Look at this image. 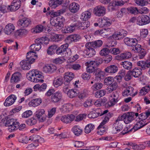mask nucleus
I'll return each instance as SVG.
<instances>
[{
	"mask_svg": "<svg viewBox=\"0 0 150 150\" xmlns=\"http://www.w3.org/2000/svg\"><path fill=\"white\" fill-rule=\"evenodd\" d=\"M26 77L29 81L34 82L42 83L44 80L43 78L41 72L37 70H32L26 74Z\"/></svg>",
	"mask_w": 150,
	"mask_h": 150,
	"instance_id": "1",
	"label": "nucleus"
},
{
	"mask_svg": "<svg viewBox=\"0 0 150 150\" xmlns=\"http://www.w3.org/2000/svg\"><path fill=\"white\" fill-rule=\"evenodd\" d=\"M91 61H88L86 62V65L87 66L86 69L87 72L90 73H93L96 76V79L100 80L102 77L104 76L103 72L100 69L97 68L95 64H91Z\"/></svg>",
	"mask_w": 150,
	"mask_h": 150,
	"instance_id": "2",
	"label": "nucleus"
},
{
	"mask_svg": "<svg viewBox=\"0 0 150 150\" xmlns=\"http://www.w3.org/2000/svg\"><path fill=\"white\" fill-rule=\"evenodd\" d=\"M69 44L65 43L63 44L57 50L56 53L58 55L62 56V57H67L71 54V52L70 49H68Z\"/></svg>",
	"mask_w": 150,
	"mask_h": 150,
	"instance_id": "3",
	"label": "nucleus"
},
{
	"mask_svg": "<svg viewBox=\"0 0 150 150\" xmlns=\"http://www.w3.org/2000/svg\"><path fill=\"white\" fill-rule=\"evenodd\" d=\"M20 123L16 120L11 119L7 120L6 127H8V129L10 132H13L18 128Z\"/></svg>",
	"mask_w": 150,
	"mask_h": 150,
	"instance_id": "4",
	"label": "nucleus"
},
{
	"mask_svg": "<svg viewBox=\"0 0 150 150\" xmlns=\"http://www.w3.org/2000/svg\"><path fill=\"white\" fill-rule=\"evenodd\" d=\"M147 123H145L144 121L140 120L139 121L137 122L135 126L129 130L128 129L127 127L125 128L120 133L121 134L125 135L129 132H132L134 130L133 132H134L136 130L139 129L142 127L146 125Z\"/></svg>",
	"mask_w": 150,
	"mask_h": 150,
	"instance_id": "5",
	"label": "nucleus"
},
{
	"mask_svg": "<svg viewBox=\"0 0 150 150\" xmlns=\"http://www.w3.org/2000/svg\"><path fill=\"white\" fill-rule=\"evenodd\" d=\"M45 38L42 37L37 39L35 40V43L31 45L30 48L31 50H34V51H38L41 48V45L45 43Z\"/></svg>",
	"mask_w": 150,
	"mask_h": 150,
	"instance_id": "6",
	"label": "nucleus"
},
{
	"mask_svg": "<svg viewBox=\"0 0 150 150\" xmlns=\"http://www.w3.org/2000/svg\"><path fill=\"white\" fill-rule=\"evenodd\" d=\"M88 45V43H86L85 45L86 49L84 50L83 52V55L85 57H91L94 55L96 54V51L93 48L91 45Z\"/></svg>",
	"mask_w": 150,
	"mask_h": 150,
	"instance_id": "7",
	"label": "nucleus"
},
{
	"mask_svg": "<svg viewBox=\"0 0 150 150\" xmlns=\"http://www.w3.org/2000/svg\"><path fill=\"white\" fill-rule=\"evenodd\" d=\"M106 9L103 6L98 5L95 7L93 10V13L96 16L100 17L104 16L105 13Z\"/></svg>",
	"mask_w": 150,
	"mask_h": 150,
	"instance_id": "8",
	"label": "nucleus"
},
{
	"mask_svg": "<svg viewBox=\"0 0 150 150\" xmlns=\"http://www.w3.org/2000/svg\"><path fill=\"white\" fill-rule=\"evenodd\" d=\"M111 117V114L110 113H109L107 114V116H105L102 122L98 127L99 131H98V134L102 135L103 133L105 132L106 129L104 127L103 125L105 124L106 122L109 120V118Z\"/></svg>",
	"mask_w": 150,
	"mask_h": 150,
	"instance_id": "9",
	"label": "nucleus"
},
{
	"mask_svg": "<svg viewBox=\"0 0 150 150\" xmlns=\"http://www.w3.org/2000/svg\"><path fill=\"white\" fill-rule=\"evenodd\" d=\"M150 22V18L147 15H142L138 18L137 24L142 25L149 23Z\"/></svg>",
	"mask_w": 150,
	"mask_h": 150,
	"instance_id": "10",
	"label": "nucleus"
},
{
	"mask_svg": "<svg viewBox=\"0 0 150 150\" xmlns=\"http://www.w3.org/2000/svg\"><path fill=\"white\" fill-rule=\"evenodd\" d=\"M21 3L20 0H13L11 6H9L8 9L11 11H15L18 10L21 6Z\"/></svg>",
	"mask_w": 150,
	"mask_h": 150,
	"instance_id": "11",
	"label": "nucleus"
},
{
	"mask_svg": "<svg viewBox=\"0 0 150 150\" xmlns=\"http://www.w3.org/2000/svg\"><path fill=\"white\" fill-rule=\"evenodd\" d=\"M36 116L37 119L41 122L45 121L46 115L45 113V110L43 109H39L36 112Z\"/></svg>",
	"mask_w": 150,
	"mask_h": 150,
	"instance_id": "12",
	"label": "nucleus"
},
{
	"mask_svg": "<svg viewBox=\"0 0 150 150\" xmlns=\"http://www.w3.org/2000/svg\"><path fill=\"white\" fill-rule=\"evenodd\" d=\"M136 92H134V88L131 86H129L127 87L122 93V95L124 96H134L137 94Z\"/></svg>",
	"mask_w": 150,
	"mask_h": 150,
	"instance_id": "13",
	"label": "nucleus"
},
{
	"mask_svg": "<svg viewBox=\"0 0 150 150\" xmlns=\"http://www.w3.org/2000/svg\"><path fill=\"white\" fill-rule=\"evenodd\" d=\"M127 32L124 30H120L119 32H115L112 35V38L116 40L122 39L127 34Z\"/></svg>",
	"mask_w": 150,
	"mask_h": 150,
	"instance_id": "14",
	"label": "nucleus"
},
{
	"mask_svg": "<svg viewBox=\"0 0 150 150\" xmlns=\"http://www.w3.org/2000/svg\"><path fill=\"white\" fill-rule=\"evenodd\" d=\"M75 116L72 114H68L60 117V119L63 123L68 124L71 123L74 120Z\"/></svg>",
	"mask_w": 150,
	"mask_h": 150,
	"instance_id": "15",
	"label": "nucleus"
},
{
	"mask_svg": "<svg viewBox=\"0 0 150 150\" xmlns=\"http://www.w3.org/2000/svg\"><path fill=\"white\" fill-rule=\"evenodd\" d=\"M16 99V96L11 95L8 97L4 103V105L6 106H9L12 105L15 102Z\"/></svg>",
	"mask_w": 150,
	"mask_h": 150,
	"instance_id": "16",
	"label": "nucleus"
},
{
	"mask_svg": "<svg viewBox=\"0 0 150 150\" xmlns=\"http://www.w3.org/2000/svg\"><path fill=\"white\" fill-rule=\"evenodd\" d=\"M76 25L77 29L84 30L90 26V23L87 21H85L84 22H80L79 21L76 23Z\"/></svg>",
	"mask_w": 150,
	"mask_h": 150,
	"instance_id": "17",
	"label": "nucleus"
},
{
	"mask_svg": "<svg viewBox=\"0 0 150 150\" xmlns=\"http://www.w3.org/2000/svg\"><path fill=\"white\" fill-rule=\"evenodd\" d=\"M31 20L27 18H23L18 22V25L21 27H26L30 23Z\"/></svg>",
	"mask_w": 150,
	"mask_h": 150,
	"instance_id": "18",
	"label": "nucleus"
},
{
	"mask_svg": "<svg viewBox=\"0 0 150 150\" xmlns=\"http://www.w3.org/2000/svg\"><path fill=\"white\" fill-rule=\"evenodd\" d=\"M74 75L71 72H67L64 74V79L65 80L64 84L66 85L69 84V82L74 78Z\"/></svg>",
	"mask_w": 150,
	"mask_h": 150,
	"instance_id": "19",
	"label": "nucleus"
},
{
	"mask_svg": "<svg viewBox=\"0 0 150 150\" xmlns=\"http://www.w3.org/2000/svg\"><path fill=\"white\" fill-rule=\"evenodd\" d=\"M62 93L60 91H57L52 96L51 101L54 103H57L62 98Z\"/></svg>",
	"mask_w": 150,
	"mask_h": 150,
	"instance_id": "20",
	"label": "nucleus"
},
{
	"mask_svg": "<svg viewBox=\"0 0 150 150\" xmlns=\"http://www.w3.org/2000/svg\"><path fill=\"white\" fill-rule=\"evenodd\" d=\"M124 122L126 124H128L134 120V113L128 112L124 114Z\"/></svg>",
	"mask_w": 150,
	"mask_h": 150,
	"instance_id": "21",
	"label": "nucleus"
},
{
	"mask_svg": "<svg viewBox=\"0 0 150 150\" xmlns=\"http://www.w3.org/2000/svg\"><path fill=\"white\" fill-rule=\"evenodd\" d=\"M15 30V27L14 25L11 23H9L6 25L4 29V32L7 35H11L12 34Z\"/></svg>",
	"mask_w": 150,
	"mask_h": 150,
	"instance_id": "22",
	"label": "nucleus"
},
{
	"mask_svg": "<svg viewBox=\"0 0 150 150\" xmlns=\"http://www.w3.org/2000/svg\"><path fill=\"white\" fill-rule=\"evenodd\" d=\"M124 41L125 44L129 46L133 47L137 44V40L135 38L126 37L124 39Z\"/></svg>",
	"mask_w": 150,
	"mask_h": 150,
	"instance_id": "23",
	"label": "nucleus"
},
{
	"mask_svg": "<svg viewBox=\"0 0 150 150\" xmlns=\"http://www.w3.org/2000/svg\"><path fill=\"white\" fill-rule=\"evenodd\" d=\"M28 59L23 60L20 63V64L22 69L23 70H29L31 68V64L30 62Z\"/></svg>",
	"mask_w": 150,
	"mask_h": 150,
	"instance_id": "24",
	"label": "nucleus"
},
{
	"mask_svg": "<svg viewBox=\"0 0 150 150\" xmlns=\"http://www.w3.org/2000/svg\"><path fill=\"white\" fill-rule=\"evenodd\" d=\"M22 77L21 73L19 72H16L14 73L12 76L11 81V83H17L20 81V79Z\"/></svg>",
	"mask_w": 150,
	"mask_h": 150,
	"instance_id": "25",
	"label": "nucleus"
},
{
	"mask_svg": "<svg viewBox=\"0 0 150 150\" xmlns=\"http://www.w3.org/2000/svg\"><path fill=\"white\" fill-rule=\"evenodd\" d=\"M118 70V67L115 65H112L107 67L105 69V71L108 73L113 74L116 73Z\"/></svg>",
	"mask_w": 150,
	"mask_h": 150,
	"instance_id": "26",
	"label": "nucleus"
},
{
	"mask_svg": "<svg viewBox=\"0 0 150 150\" xmlns=\"http://www.w3.org/2000/svg\"><path fill=\"white\" fill-rule=\"evenodd\" d=\"M129 73L130 74L132 75V76L135 78H137L142 74V69L135 67L132 70H129Z\"/></svg>",
	"mask_w": 150,
	"mask_h": 150,
	"instance_id": "27",
	"label": "nucleus"
},
{
	"mask_svg": "<svg viewBox=\"0 0 150 150\" xmlns=\"http://www.w3.org/2000/svg\"><path fill=\"white\" fill-rule=\"evenodd\" d=\"M64 2L63 0H50L49 2L50 6L52 8H55L58 6L62 4Z\"/></svg>",
	"mask_w": 150,
	"mask_h": 150,
	"instance_id": "28",
	"label": "nucleus"
},
{
	"mask_svg": "<svg viewBox=\"0 0 150 150\" xmlns=\"http://www.w3.org/2000/svg\"><path fill=\"white\" fill-rule=\"evenodd\" d=\"M65 12V9H61L56 12H54V11H49L47 13V15H50L51 17H56L57 16L60 15Z\"/></svg>",
	"mask_w": 150,
	"mask_h": 150,
	"instance_id": "29",
	"label": "nucleus"
},
{
	"mask_svg": "<svg viewBox=\"0 0 150 150\" xmlns=\"http://www.w3.org/2000/svg\"><path fill=\"white\" fill-rule=\"evenodd\" d=\"M110 29L109 28L103 29L100 30H98L96 31L95 33L96 35L99 34L101 36L104 37L108 35L110 33Z\"/></svg>",
	"mask_w": 150,
	"mask_h": 150,
	"instance_id": "30",
	"label": "nucleus"
},
{
	"mask_svg": "<svg viewBox=\"0 0 150 150\" xmlns=\"http://www.w3.org/2000/svg\"><path fill=\"white\" fill-rule=\"evenodd\" d=\"M100 26L102 27L110 25L111 24V20L107 17H104L99 23Z\"/></svg>",
	"mask_w": 150,
	"mask_h": 150,
	"instance_id": "31",
	"label": "nucleus"
},
{
	"mask_svg": "<svg viewBox=\"0 0 150 150\" xmlns=\"http://www.w3.org/2000/svg\"><path fill=\"white\" fill-rule=\"evenodd\" d=\"M63 82V77L60 76H59L54 79L53 83L54 86L57 88L61 86Z\"/></svg>",
	"mask_w": 150,
	"mask_h": 150,
	"instance_id": "32",
	"label": "nucleus"
},
{
	"mask_svg": "<svg viewBox=\"0 0 150 150\" xmlns=\"http://www.w3.org/2000/svg\"><path fill=\"white\" fill-rule=\"evenodd\" d=\"M79 8V4L75 2L71 4L69 6V9L72 13H75L77 12Z\"/></svg>",
	"mask_w": 150,
	"mask_h": 150,
	"instance_id": "33",
	"label": "nucleus"
},
{
	"mask_svg": "<svg viewBox=\"0 0 150 150\" xmlns=\"http://www.w3.org/2000/svg\"><path fill=\"white\" fill-rule=\"evenodd\" d=\"M42 102L40 98H36L32 100L28 103V105L30 107H35L39 105Z\"/></svg>",
	"mask_w": 150,
	"mask_h": 150,
	"instance_id": "34",
	"label": "nucleus"
},
{
	"mask_svg": "<svg viewBox=\"0 0 150 150\" xmlns=\"http://www.w3.org/2000/svg\"><path fill=\"white\" fill-rule=\"evenodd\" d=\"M35 52L34 50H31L30 52L27 53L26 55V59L30 61V63H33L35 61V59L34 57L36 56L34 54H32V53H35Z\"/></svg>",
	"mask_w": 150,
	"mask_h": 150,
	"instance_id": "35",
	"label": "nucleus"
},
{
	"mask_svg": "<svg viewBox=\"0 0 150 150\" xmlns=\"http://www.w3.org/2000/svg\"><path fill=\"white\" fill-rule=\"evenodd\" d=\"M76 29H77V27L76 25V23L69 26H68L65 28V29L63 30V32L65 33H69L72 32Z\"/></svg>",
	"mask_w": 150,
	"mask_h": 150,
	"instance_id": "36",
	"label": "nucleus"
},
{
	"mask_svg": "<svg viewBox=\"0 0 150 150\" xmlns=\"http://www.w3.org/2000/svg\"><path fill=\"white\" fill-rule=\"evenodd\" d=\"M123 122H119L118 123H115L114 124V125L115 127L114 130L116 131V132H114L115 133H117L122 130L123 127Z\"/></svg>",
	"mask_w": 150,
	"mask_h": 150,
	"instance_id": "37",
	"label": "nucleus"
},
{
	"mask_svg": "<svg viewBox=\"0 0 150 150\" xmlns=\"http://www.w3.org/2000/svg\"><path fill=\"white\" fill-rule=\"evenodd\" d=\"M88 45H91L94 48H97L100 47L103 44V42L101 40H98L95 41L88 42Z\"/></svg>",
	"mask_w": 150,
	"mask_h": 150,
	"instance_id": "38",
	"label": "nucleus"
},
{
	"mask_svg": "<svg viewBox=\"0 0 150 150\" xmlns=\"http://www.w3.org/2000/svg\"><path fill=\"white\" fill-rule=\"evenodd\" d=\"M80 38V35L78 34H73L69 36L67 39L71 42H76Z\"/></svg>",
	"mask_w": 150,
	"mask_h": 150,
	"instance_id": "39",
	"label": "nucleus"
},
{
	"mask_svg": "<svg viewBox=\"0 0 150 150\" xmlns=\"http://www.w3.org/2000/svg\"><path fill=\"white\" fill-rule=\"evenodd\" d=\"M120 64L123 66L125 69L127 70H129L132 68V64L129 61H125L121 62Z\"/></svg>",
	"mask_w": 150,
	"mask_h": 150,
	"instance_id": "40",
	"label": "nucleus"
},
{
	"mask_svg": "<svg viewBox=\"0 0 150 150\" xmlns=\"http://www.w3.org/2000/svg\"><path fill=\"white\" fill-rule=\"evenodd\" d=\"M64 36L62 35L55 34L52 35L51 36V40L56 42L62 40Z\"/></svg>",
	"mask_w": 150,
	"mask_h": 150,
	"instance_id": "41",
	"label": "nucleus"
},
{
	"mask_svg": "<svg viewBox=\"0 0 150 150\" xmlns=\"http://www.w3.org/2000/svg\"><path fill=\"white\" fill-rule=\"evenodd\" d=\"M72 131L76 136H79L81 135L82 132V130L80 129L78 126L75 125L72 129Z\"/></svg>",
	"mask_w": 150,
	"mask_h": 150,
	"instance_id": "42",
	"label": "nucleus"
},
{
	"mask_svg": "<svg viewBox=\"0 0 150 150\" xmlns=\"http://www.w3.org/2000/svg\"><path fill=\"white\" fill-rule=\"evenodd\" d=\"M78 93L76 89H72L68 91L67 94L70 98H72L76 96Z\"/></svg>",
	"mask_w": 150,
	"mask_h": 150,
	"instance_id": "43",
	"label": "nucleus"
},
{
	"mask_svg": "<svg viewBox=\"0 0 150 150\" xmlns=\"http://www.w3.org/2000/svg\"><path fill=\"white\" fill-rule=\"evenodd\" d=\"M91 13L88 11H86L82 13L81 19L86 21L90 18Z\"/></svg>",
	"mask_w": 150,
	"mask_h": 150,
	"instance_id": "44",
	"label": "nucleus"
},
{
	"mask_svg": "<svg viewBox=\"0 0 150 150\" xmlns=\"http://www.w3.org/2000/svg\"><path fill=\"white\" fill-rule=\"evenodd\" d=\"M95 126L94 125L91 124L87 125L85 127V132L87 134H88L93 130Z\"/></svg>",
	"mask_w": 150,
	"mask_h": 150,
	"instance_id": "45",
	"label": "nucleus"
},
{
	"mask_svg": "<svg viewBox=\"0 0 150 150\" xmlns=\"http://www.w3.org/2000/svg\"><path fill=\"white\" fill-rule=\"evenodd\" d=\"M117 7L114 1L110 3L108 6V9L110 11H112L117 9Z\"/></svg>",
	"mask_w": 150,
	"mask_h": 150,
	"instance_id": "46",
	"label": "nucleus"
},
{
	"mask_svg": "<svg viewBox=\"0 0 150 150\" xmlns=\"http://www.w3.org/2000/svg\"><path fill=\"white\" fill-rule=\"evenodd\" d=\"M127 11L129 13L136 14L139 13V10H138L137 7H131L127 8Z\"/></svg>",
	"mask_w": 150,
	"mask_h": 150,
	"instance_id": "47",
	"label": "nucleus"
},
{
	"mask_svg": "<svg viewBox=\"0 0 150 150\" xmlns=\"http://www.w3.org/2000/svg\"><path fill=\"white\" fill-rule=\"evenodd\" d=\"M108 88L110 90L109 92H111L115 90L117 87V84L116 81H114L110 85H108Z\"/></svg>",
	"mask_w": 150,
	"mask_h": 150,
	"instance_id": "48",
	"label": "nucleus"
},
{
	"mask_svg": "<svg viewBox=\"0 0 150 150\" xmlns=\"http://www.w3.org/2000/svg\"><path fill=\"white\" fill-rule=\"evenodd\" d=\"M106 93L105 91L102 90L96 91L95 94V96L97 98H100L104 96Z\"/></svg>",
	"mask_w": 150,
	"mask_h": 150,
	"instance_id": "49",
	"label": "nucleus"
},
{
	"mask_svg": "<svg viewBox=\"0 0 150 150\" xmlns=\"http://www.w3.org/2000/svg\"><path fill=\"white\" fill-rule=\"evenodd\" d=\"M103 85L101 83H95L92 86V88L94 91H96L100 89L103 87Z\"/></svg>",
	"mask_w": 150,
	"mask_h": 150,
	"instance_id": "50",
	"label": "nucleus"
},
{
	"mask_svg": "<svg viewBox=\"0 0 150 150\" xmlns=\"http://www.w3.org/2000/svg\"><path fill=\"white\" fill-rule=\"evenodd\" d=\"M131 56V53L129 52H125L120 54V57L124 59L129 58Z\"/></svg>",
	"mask_w": 150,
	"mask_h": 150,
	"instance_id": "51",
	"label": "nucleus"
},
{
	"mask_svg": "<svg viewBox=\"0 0 150 150\" xmlns=\"http://www.w3.org/2000/svg\"><path fill=\"white\" fill-rule=\"evenodd\" d=\"M114 81L112 77L109 76L105 78L104 80V83L105 84L108 86L110 85Z\"/></svg>",
	"mask_w": 150,
	"mask_h": 150,
	"instance_id": "52",
	"label": "nucleus"
},
{
	"mask_svg": "<svg viewBox=\"0 0 150 150\" xmlns=\"http://www.w3.org/2000/svg\"><path fill=\"white\" fill-rule=\"evenodd\" d=\"M110 49L108 48H104L100 51V54L102 56H105L110 52Z\"/></svg>",
	"mask_w": 150,
	"mask_h": 150,
	"instance_id": "53",
	"label": "nucleus"
},
{
	"mask_svg": "<svg viewBox=\"0 0 150 150\" xmlns=\"http://www.w3.org/2000/svg\"><path fill=\"white\" fill-rule=\"evenodd\" d=\"M71 105L70 104H66L63 105L62 108L63 111L67 112L69 111V109L71 108Z\"/></svg>",
	"mask_w": 150,
	"mask_h": 150,
	"instance_id": "54",
	"label": "nucleus"
},
{
	"mask_svg": "<svg viewBox=\"0 0 150 150\" xmlns=\"http://www.w3.org/2000/svg\"><path fill=\"white\" fill-rule=\"evenodd\" d=\"M37 122V120L34 118H31L26 121V123L29 125H35Z\"/></svg>",
	"mask_w": 150,
	"mask_h": 150,
	"instance_id": "55",
	"label": "nucleus"
},
{
	"mask_svg": "<svg viewBox=\"0 0 150 150\" xmlns=\"http://www.w3.org/2000/svg\"><path fill=\"white\" fill-rule=\"evenodd\" d=\"M103 62L102 59L100 58H98L97 59L94 61H91V64H95L96 66H98Z\"/></svg>",
	"mask_w": 150,
	"mask_h": 150,
	"instance_id": "56",
	"label": "nucleus"
},
{
	"mask_svg": "<svg viewBox=\"0 0 150 150\" xmlns=\"http://www.w3.org/2000/svg\"><path fill=\"white\" fill-rule=\"evenodd\" d=\"M134 1L138 5L141 6H144L147 3L146 0H134Z\"/></svg>",
	"mask_w": 150,
	"mask_h": 150,
	"instance_id": "57",
	"label": "nucleus"
},
{
	"mask_svg": "<svg viewBox=\"0 0 150 150\" xmlns=\"http://www.w3.org/2000/svg\"><path fill=\"white\" fill-rule=\"evenodd\" d=\"M32 115V112L30 110H28L24 112L22 115L23 118L29 117Z\"/></svg>",
	"mask_w": 150,
	"mask_h": 150,
	"instance_id": "58",
	"label": "nucleus"
},
{
	"mask_svg": "<svg viewBox=\"0 0 150 150\" xmlns=\"http://www.w3.org/2000/svg\"><path fill=\"white\" fill-rule=\"evenodd\" d=\"M110 52L113 54L116 55L120 53V50L118 48L112 47L110 49Z\"/></svg>",
	"mask_w": 150,
	"mask_h": 150,
	"instance_id": "59",
	"label": "nucleus"
},
{
	"mask_svg": "<svg viewBox=\"0 0 150 150\" xmlns=\"http://www.w3.org/2000/svg\"><path fill=\"white\" fill-rule=\"evenodd\" d=\"M43 29V26L42 25L37 26L33 29V32L36 33H39L42 32Z\"/></svg>",
	"mask_w": 150,
	"mask_h": 150,
	"instance_id": "60",
	"label": "nucleus"
},
{
	"mask_svg": "<svg viewBox=\"0 0 150 150\" xmlns=\"http://www.w3.org/2000/svg\"><path fill=\"white\" fill-rule=\"evenodd\" d=\"M65 59L63 57H59L55 59L53 61L56 64H61L63 63Z\"/></svg>",
	"mask_w": 150,
	"mask_h": 150,
	"instance_id": "61",
	"label": "nucleus"
},
{
	"mask_svg": "<svg viewBox=\"0 0 150 150\" xmlns=\"http://www.w3.org/2000/svg\"><path fill=\"white\" fill-rule=\"evenodd\" d=\"M139 13L141 14H146L149 12V10L146 7H143L139 10Z\"/></svg>",
	"mask_w": 150,
	"mask_h": 150,
	"instance_id": "62",
	"label": "nucleus"
},
{
	"mask_svg": "<svg viewBox=\"0 0 150 150\" xmlns=\"http://www.w3.org/2000/svg\"><path fill=\"white\" fill-rule=\"evenodd\" d=\"M56 111V108H52L48 112V117H52L55 114Z\"/></svg>",
	"mask_w": 150,
	"mask_h": 150,
	"instance_id": "63",
	"label": "nucleus"
},
{
	"mask_svg": "<svg viewBox=\"0 0 150 150\" xmlns=\"http://www.w3.org/2000/svg\"><path fill=\"white\" fill-rule=\"evenodd\" d=\"M81 77L83 79L85 80H88L91 78V76L90 74L87 72L83 73Z\"/></svg>",
	"mask_w": 150,
	"mask_h": 150,
	"instance_id": "64",
	"label": "nucleus"
}]
</instances>
